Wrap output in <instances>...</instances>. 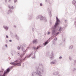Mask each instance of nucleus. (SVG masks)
<instances>
[{
    "label": "nucleus",
    "instance_id": "f257e3e1",
    "mask_svg": "<svg viewBox=\"0 0 76 76\" xmlns=\"http://www.w3.org/2000/svg\"><path fill=\"white\" fill-rule=\"evenodd\" d=\"M36 72L31 73V76H42L41 74L43 73L44 71V68L42 63H40L39 66L36 67Z\"/></svg>",
    "mask_w": 76,
    "mask_h": 76
},
{
    "label": "nucleus",
    "instance_id": "f03ea898",
    "mask_svg": "<svg viewBox=\"0 0 76 76\" xmlns=\"http://www.w3.org/2000/svg\"><path fill=\"white\" fill-rule=\"evenodd\" d=\"M10 71V68H7L5 71H4V69L3 68H1L0 71V76H7V75L9 73Z\"/></svg>",
    "mask_w": 76,
    "mask_h": 76
},
{
    "label": "nucleus",
    "instance_id": "7ed1b4c3",
    "mask_svg": "<svg viewBox=\"0 0 76 76\" xmlns=\"http://www.w3.org/2000/svg\"><path fill=\"white\" fill-rule=\"evenodd\" d=\"M57 27V26L54 25V26L52 28V35L53 37L56 36V28Z\"/></svg>",
    "mask_w": 76,
    "mask_h": 76
},
{
    "label": "nucleus",
    "instance_id": "20e7f679",
    "mask_svg": "<svg viewBox=\"0 0 76 76\" xmlns=\"http://www.w3.org/2000/svg\"><path fill=\"white\" fill-rule=\"evenodd\" d=\"M10 63L11 65H14V66L17 65L18 66H21V64L19 62V61L18 60H16L13 62H10Z\"/></svg>",
    "mask_w": 76,
    "mask_h": 76
},
{
    "label": "nucleus",
    "instance_id": "39448f33",
    "mask_svg": "<svg viewBox=\"0 0 76 76\" xmlns=\"http://www.w3.org/2000/svg\"><path fill=\"white\" fill-rule=\"evenodd\" d=\"M40 19V20H43L45 22H47L46 18L45 17L42 16V15H39L36 17V19Z\"/></svg>",
    "mask_w": 76,
    "mask_h": 76
},
{
    "label": "nucleus",
    "instance_id": "423d86ee",
    "mask_svg": "<svg viewBox=\"0 0 76 76\" xmlns=\"http://www.w3.org/2000/svg\"><path fill=\"white\" fill-rule=\"evenodd\" d=\"M22 50L23 52V53L21 54V55H20V57L22 58L23 57V56L25 54V53H26V51L25 48H23L22 49Z\"/></svg>",
    "mask_w": 76,
    "mask_h": 76
},
{
    "label": "nucleus",
    "instance_id": "0eeeda50",
    "mask_svg": "<svg viewBox=\"0 0 76 76\" xmlns=\"http://www.w3.org/2000/svg\"><path fill=\"white\" fill-rule=\"evenodd\" d=\"M52 39V38L51 37H50L49 38L48 40H47L45 42V43H43V45L44 47H45L46 45H47V44H48V43H49V42L51 41Z\"/></svg>",
    "mask_w": 76,
    "mask_h": 76
},
{
    "label": "nucleus",
    "instance_id": "6e6552de",
    "mask_svg": "<svg viewBox=\"0 0 76 76\" xmlns=\"http://www.w3.org/2000/svg\"><path fill=\"white\" fill-rule=\"evenodd\" d=\"M56 23H55V25L56 26H58L59 24H60V20L58 19V17H56Z\"/></svg>",
    "mask_w": 76,
    "mask_h": 76
},
{
    "label": "nucleus",
    "instance_id": "1a4fd4ad",
    "mask_svg": "<svg viewBox=\"0 0 76 76\" xmlns=\"http://www.w3.org/2000/svg\"><path fill=\"white\" fill-rule=\"evenodd\" d=\"M50 57L51 60H53L54 59V54L53 53H52L50 56Z\"/></svg>",
    "mask_w": 76,
    "mask_h": 76
},
{
    "label": "nucleus",
    "instance_id": "9d476101",
    "mask_svg": "<svg viewBox=\"0 0 76 76\" xmlns=\"http://www.w3.org/2000/svg\"><path fill=\"white\" fill-rule=\"evenodd\" d=\"M32 13L31 14H29V18H28L29 20H31V19L32 18Z\"/></svg>",
    "mask_w": 76,
    "mask_h": 76
},
{
    "label": "nucleus",
    "instance_id": "9b49d317",
    "mask_svg": "<svg viewBox=\"0 0 76 76\" xmlns=\"http://www.w3.org/2000/svg\"><path fill=\"white\" fill-rule=\"evenodd\" d=\"M41 46H38L37 48V47H33V48L34 50H38L40 47H41Z\"/></svg>",
    "mask_w": 76,
    "mask_h": 76
},
{
    "label": "nucleus",
    "instance_id": "f8f14e48",
    "mask_svg": "<svg viewBox=\"0 0 76 76\" xmlns=\"http://www.w3.org/2000/svg\"><path fill=\"white\" fill-rule=\"evenodd\" d=\"M32 42L33 44H37L38 43V42L37 40L34 39L33 40Z\"/></svg>",
    "mask_w": 76,
    "mask_h": 76
},
{
    "label": "nucleus",
    "instance_id": "ddd939ff",
    "mask_svg": "<svg viewBox=\"0 0 76 76\" xmlns=\"http://www.w3.org/2000/svg\"><path fill=\"white\" fill-rule=\"evenodd\" d=\"M58 74H59V72L58 71L55 72L53 73V75H58Z\"/></svg>",
    "mask_w": 76,
    "mask_h": 76
},
{
    "label": "nucleus",
    "instance_id": "4468645a",
    "mask_svg": "<svg viewBox=\"0 0 76 76\" xmlns=\"http://www.w3.org/2000/svg\"><path fill=\"white\" fill-rule=\"evenodd\" d=\"M3 28H4V29H5L6 30V31H8V29L9 28H8V27H7V26H3Z\"/></svg>",
    "mask_w": 76,
    "mask_h": 76
},
{
    "label": "nucleus",
    "instance_id": "2eb2a0df",
    "mask_svg": "<svg viewBox=\"0 0 76 76\" xmlns=\"http://www.w3.org/2000/svg\"><path fill=\"white\" fill-rule=\"evenodd\" d=\"M15 36L17 40H19V36L17 35V34H15Z\"/></svg>",
    "mask_w": 76,
    "mask_h": 76
},
{
    "label": "nucleus",
    "instance_id": "dca6fc26",
    "mask_svg": "<svg viewBox=\"0 0 76 76\" xmlns=\"http://www.w3.org/2000/svg\"><path fill=\"white\" fill-rule=\"evenodd\" d=\"M63 30V28L61 27H60L59 28V29L58 30V31H59L61 33V31H62V30Z\"/></svg>",
    "mask_w": 76,
    "mask_h": 76
},
{
    "label": "nucleus",
    "instance_id": "f3484780",
    "mask_svg": "<svg viewBox=\"0 0 76 76\" xmlns=\"http://www.w3.org/2000/svg\"><path fill=\"white\" fill-rule=\"evenodd\" d=\"M31 54H29V56H25L24 58L23 59V60H25V59L26 57H27V58H29L31 57Z\"/></svg>",
    "mask_w": 76,
    "mask_h": 76
},
{
    "label": "nucleus",
    "instance_id": "a211bd4d",
    "mask_svg": "<svg viewBox=\"0 0 76 76\" xmlns=\"http://www.w3.org/2000/svg\"><path fill=\"white\" fill-rule=\"evenodd\" d=\"M72 3L73 4H74V5L75 6H76V1L75 0H73L72 1Z\"/></svg>",
    "mask_w": 76,
    "mask_h": 76
},
{
    "label": "nucleus",
    "instance_id": "6ab92c4d",
    "mask_svg": "<svg viewBox=\"0 0 76 76\" xmlns=\"http://www.w3.org/2000/svg\"><path fill=\"white\" fill-rule=\"evenodd\" d=\"M12 13V10H9L7 13L8 14H9V13Z\"/></svg>",
    "mask_w": 76,
    "mask_h": 76
},
{
    "label": "nucleus",
    "instance_id": "aec40b11",
    "mask_svg": "<svg viewBox=\"0 0 76 76\" xmlns=\"http://www.w3.org/2000/svg\"><path fill=\"white\" fill-rule=\"evenodd\" d=\"M55 63L54 62L52 61L50 62L51 64H55Z\"/></svg>",
    "mask_w": 76,
    "mask_h": 76
},
{
    "label": "nucleus",
    "instance_id": "412c9836",
    "mask_svg": "<svg viewBox=\"0 0 76 76\" xmlns=\"http://www.w3.org/2000/svg\"><path fill=\"white\" fill-rule=\"evenodd\" d=\"M59 34H60V32H58L56 33L55 34V35L56 36H57L58 35H59Z\"/></svg>",
    "mask_w": 76,
    "mask_h": 76
},
{
    "label": "nucleus",
    "instance_id": "4be33fe9",
    "mask_svg": "<svg viewBox=\"0 0 76 76\" xmlns=\"http://www.w3.org/2000/svg\"><path fill=\"white\" fill-rule=\"evenodd\" d=\"M72 48H73V46L72 45L70 46L69 47V49H72Z\"/></svg>",
    "mask_w": 76,
    "mask_h": 76
},
{
    "label": "nucleus",
    "instance_id": "5701e85b",
    "mask_svg": "<svg viewBox=\"0 0 76 76\" xmlns=\"http://www.w3.org/2000/svg\"><path fill=\"white\" fill-rule=\"evenodd\" d=\"M48 11L49 13H51V11H50V9L48 8Z\"/></svg>",
    "mask_w": 76,
    "mask_h": 76
},
{
    "label": "nucleus",
    "instance_id": "b1692460",
    "mask_svg": "<svg viewBox=\"0 0 76 76\" xmlns=\"http://www.w3.org/2000/svg\"><path fill=\"white\" fill-rule=\"evenodd\" d=\"M17 54H18L19 55H20V52H17Z\"/></svg>",
    "mask_w": 76,
    "mask_h": 76
},
{
    "label": "nucleus",
    "instance_id": "393cba45",
    "mask_svg": "<svg viewBox=\"0 0 76 76\" xmlns=\"http://www.w3.org/2000/svg\"><path fill=\"white\" fill-rule=\"evenodd\" d=\"M20 48H21V49H22V48H23V46L22 45H20Z\"/></svg>",
    "mask_w": 76,
    "mask_h": 76
},
{
    "label": "nucleus",
    "instance_id": "a878e982",
    "mask_svg": "<svg viewBox=\"0 0 76 76\" xmlns=\"http://www.w3.org/2000/svg\"><path fill=\"white\" fill-rule=\"evenodd\" d=\"M69 58L70 60H72V57H70V56H69Z\"/></svg>",
    "mask_w": 76,
    "mask_h": 76
},
{
    "label": "nucleus",
    "instance_id": "bb28decb",
    "mask_svg": "<svg viewBox=\"0 0 76 76\" xmlns=\"http://www.w3.org/2000/svg\"><path fill=\"white\" fill-rule=\"evenodd\" d=\"M49 14L50 17H51V12H50V13H49Z\"/></svg>",
    "mask_w": 76,
    "mask_h": 76
},
{
    "label": "nucleus",
    "instance_id": "cd10ccee",
    "mask_svg": "<svg viewBox=\"0 0 76 76\" xmlns=\"http://www.w3.org/2000/svg\"><path fill=\"white\" fill-rule=\"evenodd\" d=\"M59 58L60 60H61L62 59V57L61 56H60L59 57Z\"/></svg>",
    "mask_w": 76,
    "mask_h": 76
},
{
    "label": "nucleus",
    "instance_id": "c85d7f7f",
    "mask_svg": "<svg viewBox=\"0 0 76 76\" xmlns=\"http://www.w3.org/2000/svg\"><path fill=\"white\" fill-rule=\"evenodd\" d=\"M17 49L18 50H20V48L19 46H18L17 47Z\"/></svg>",
    "mask_w": 76,
    "mask_h": 76
},
{
    "label": "nucleus",
    "instance_id": "c756f323",
    "mask_svg": "<svg viewBox=\"0 0 76 76\" xmlns=\"http://www.w3.org/2000/svg\"><path fill=\"white\" fill-rule=\"evenodd\" d=\"M72 70L74 72V71H76V69L75 68H73Z\"/></svg>",
    "mask_w": 76,
    "mask_h": 76
},
{
    "label": "nucleus",
    "instance_id": "7c9ffc66",
    "mask_svg": "<svg viewBox=\"0 0 76 76\" xmlns=\"http://www.w3.org/2000/svg\"><path fill=\"white\" fill-rule=\"evenodd\" d=\"M64 22L65 23H67V20H65Z\"/></svg>",
    "mask_w": 76,
    "mask_h": 76
},
{
    "label": "nucleus",
    "instance_id": "2f4dec72",
    "mask_svg": "<svg viewBox=\"0 0 76 76\" xmlns=\"http://www.w3.org/2000/svg\"><path fill=\"white\" fill-rule=\"evenodd\" d=\"M51 34L50 32H49L48 33V35H50Z\"/></svg>",
    "mask_w": 76,
    "mask_h": 76
},
{
    "label": "nucleus",
    "instance_id": "473e14b6",
    "mask_svg": "<svg viewBox=\"0 0 76 76\" xmlns=\"http://www.w3.org/2000/svg\"><path fill=\"white\" fill-rule=\"evenodd\" d=\"M8 41H8V40H6L5 41V42L6 43H7V42H8Z\"/></svg>",
    "mask_w": 76,
    "mask_h": 76
},
{
    "label": "nucleus",
    "instance_id": "72a5a7b5",
    "mask_svg": "<svg viewBox=\"0 0 76 76\" xmlns=\"http://www.w3.org/2000/svg\"><path fill=\"white\" fill-rule=\"evenodd\" d=\"M75 28H76V21H75Z\"/></svg>",
    "mask_w": 76,
    "mask_h": 76
},
{
    "label": "nucleus",
    "instance_id": "f704fd0d",
    "mask_svg": "<svg viewBox=\"0 0 76 76\" xmlns=\"http://www.w3.org/2000/svg\"><path fill=\"white\" fill-rule=\"evenodd\" d=\"M40 6H42V4L40 3Z\"/></svg>",
    "mask_w": 76,
    "mask_h": 76
},
{
    "label": "nucleus",
    "instance_id": "c9c22d12",
    "mask_svg": "<svg viewBox=\"0 0 76 76\" xmlns=\"http://www.w3.org/2000/svg\"><path fill=\"white\" fill-rule=\"evenodd\" d=\"M57 38H54L55 41H56L57 40Z\"/></svg>",
    "mask_w": 76,
    "mask_h": 76
},
{
    "label": "nucleus",
    "instance_id": "e433bc0d",
    "mask_svg": "<svg viewBox=\"0 0 76 76\" xmlns=\"http://www.w3.org/2000/svg\"><path fill=\"white\" fill-rule=\"evenodd\" d=\"M32 58H34V59H35V56H34V57H33Z\"/></svg>",
    "mask_w": 76,
    "mask_h": 76
},
{
    "label": "nucleus",
    "instance_id": "4c0bfd02",
    "mask_svg": "<svg viewBox=\"0 0 76 76\" xmlns=\"http://www.w3.org/2000/svg\"><path fill=\"white\" fill-rule=\"evenodd\" d=\"M17 2V0H14V3H16Z\"/></svg>",
    "mask_w": 76,
    "mask_h": 76
},
{
    "label": "nucleus",
    "instance_id": "58836bf2",
    "mask_svg": "<svg viewBox=\"0 0 76 76\" xmlns=\"http://www.w3.org/2000/svg\"><path fill=\"white\" fill-rule=\"evenodd\" d=\"M6 37L7 38H9V36L8 35H6Z\"/></svg>",
    "mask_w": 76,
    "mask_h": 76
},
{
    "label": "nucleus",
    "instance_id": "ea45409f",
    "mask_svg": "<svg viewBox=\"0 0 76 76\" xmlns=\"http://www.w3.org/2000/svg\"><path fill=\"white\" fill-rule=\"evenodd\" d=\"M14 9V7L13 6H12L11 7V9H12V10H13Z\"/></svg>",
    "mask_w": 76,
    "mask_h": 76
},
{
    "label": "nucleus",
    "instance_id": "a19ab883",
    "mask_svg": "<svg viewBox=\"0 0 76 76\" xmlns=\"http://www.w3.org/2000/svg\"><path fill=\"white\" fill-rule=\"evenodd\" d=\"M5 47H7V45H5Z\"/></svg>",
    "mask_w": 76,
    "mask_h": 76
},
{
    "label": "nucleus",
    "instance_id": "79ce46f5",
    "mask_svg": "<svg viewBox=\"0 0 76 76\" xmlns=\"http://www.w3.org/2000/svg\"><path fill=\"white\" fill-rule=\"evenodd\" d=\"M55 41L54 40L53 41V44H54L55 43Z\"/></svg>",
    "mask_w": 76,
    "mask_h": 76
},
{
    "label": "nucleus",
    "instance_id": "37998d69",
    "mask_svg": "<svg viewBox=\"0 0 76 76\" xmlns=\"http://www.w3.org/2000/svg\"><path fill=\"white\" fill-rule=\"evenodd\" d=\"M50 23L51 24H52V21H51V20L50 21Z\"/></svg>",
    "mask_w": 76,
    "mask_h": 76
},
{
    "label": "nucleus",
    "instance_id": "c03bdc74",
    "mask_svg": "<svg viewBox=\"0 0 76 76\" xmlns=\"http://www.w3.org/2000/svg\"><path fill=\"white\" fill-rule=\"evenodd\" d=\"M13 53L14 54H16V51H14V52H13Z\"/></svg>",
    "mask_w": 76,
    "mask_h": 76
},
{
    "label": "nucleus",
    "instance_id": "a18cd8bd",
    "mask_svg": "<svg viewBox=\"0 0 76 76\" xmlns=\"http://www.w3.org/2000/svg\"><path fill=\"white\" fill-rule=\"evenodd\" d=\"M12 0H9L8 2L9 3H10V1H11Z\"/></svg>",
    "mask_w": 76,
    "mask_h": 76
},
{
    "label": "nucleus",
    "instance_id": "49530a36",
    "mask_svg": "<svg viewBox=\"0 0 76 76\" xmlns=\"http://www.w3.org/2000/svg\"><path fill=\"white\" fill-rule=\"evenodd\" d=\"M34 28H32V31H34Z\"/></svg>",
    "mask_w": 76,
    "mask_h": 76
},
{
    "label": "nucleus",
    "instance_id": "de8ad7c7",
    "mask_svg": "<svg viewBox=\"0 0 76 76\" xmlns=\"http://www.w3.org/2000/svg\"><path fill=\"white\" fill-rule=\"evenodd\" d=\"M8 7L10 9H11V7H10V6H8Z\"/></svg>",
    "mask_w": 76,
    "mask_h": 76
},
{
    "label": "nucleus",
    "instance_id": "09e8293b",
    "mask_svg": "<svg viewBox=\"0 0 76 76\" xmlns=\"http://www.w3.org/2000/svg\"><path fill=\"white\" fill-rule=\"evenodd\" d=\"M9 42H12V40L11 39L10 40Z\"/></svg>",
    "mask_w": 76,
    "mask_h": 76
},
{
    "label": "nucleus",
    "instance_id": "8fccbe9b",
    "mask_svg": "<svg viewBox=\"0 0 76 76\" xmlns=\"http://www.w3.org/2000/svg\"><path fill=\"white\" fill-rule=\"evenodd\" d=\"M64 42L65 41H66V38H65L64 39Z\"/></svg>",
    "mask_w": 76,
    "mask_h": 76
},
{
    "label": "nucleus",
    "instance_id": "3c124183",
    "mask_svg": "<svg viewBox=\"0 0 76 76\" xmlns=\"http://www.w3.org/2000/svg\"><path fill=\"white\" fill-rule=\"evenodd\" d=\"M74 63H76V60H75L74 61Z\"/></svg>",
    "mask_w": 76,
    "mask_h": 76
},
{
    "label": "nucleus",
    "instance_id": "603ef678",
    "mask_svg": "<svg viewBox=\"0 0 76 76\" xmlns=\"http://www.w3.org/2000/svg\"><path fill=\"white\" fill-rule=\"evenodd\" d=\"M45 2L47 3V0H45Z\"/></svg>",
    "mask_w": 76,
    "mask_h": 76
},
{
    "label": "nucleus",
    "instance_id": "864d4df0",
    "mask_svg": "<svg viewBox=\"0 0 76 76\" xmlns=\"http://www.w3.org/2000/svg\"><path fill=\"white\" fill-rule=\"evenodd\" d=\"M14 28H16V26H14Z\"/></svg>",
    "mask_w": 76,
    "mask_h": 76
},
{
    "label": "nucleus",
    "instance_id": "5fc2aeb1",
    "mask_svg": "<svg viewBox=\"0 0 76 76\" xmlns=\"http://www.w3.org/2000/svg\"><path fill=\"white\" fill-rule=\"evenodd\" d=\"M11 54L12 56H13V54L12 53H11Z\"/></svg>",
    "mask_w": 76,
    "mask_h": 76
},
{
    "label": "nucleus",
    "instance_id": "6e6d98bb",
    "mask_svg": "<svg viewBox=\"0 0 76 76\" xmlns=\"http://www.w3.org/2000/svg\"><path fill=\"white\" fill-rule=\"evenodd\" d=\"M5 2H6L7 1V0H5Z\"/></svg>",
    "mask_w": 76,
    "mask_h": 76
},
{
    "label": "nucleus",
    "instance_id": "4d7b16f0",
    "mask_svg": "<svg viewBox=\"0 0 76 76\" xmlns=\"http://www.w3.org/2000/svg\"><path fill=\"white\" fill-rule=\"evenodd\" d=\"M28 48H28V47L27 48V49H26V50H27V49H28Z\"/></svg>",
    "mask_w": 76,
    "mask_h": 76
},
{
    "label": "nucleus",
    "instance_id": "13d9d810",
    "mask_svg": "<svg viewBox=\"0 0 76 76\" xmlns=\"http://www.w3.org/2000/svg\"><path fill=\"white\" fill-rule=\"evenodd\" d=\"M34 53H36V51H35L34 52Z\"/></svg>",
    "mask_w": 76,
    "mask_h": 76
},
{
    "label": "nucleus",
    "instance_id": "bf43d9fd",
    "mask_svg": "<svg viewBox=\"0 0 76 76\" xmlns=\"http://www.w3.org/2000/svg\"><path fill=\"white\" fill-rule=\"evenodd\" d=\"M14 66H12V67H13Z\"/></svg>",
    "mask_w": 76,
    "mask_h": 76
}]
</instances>
